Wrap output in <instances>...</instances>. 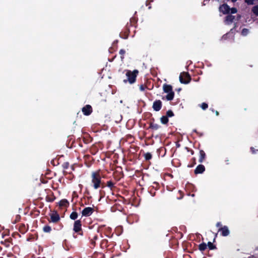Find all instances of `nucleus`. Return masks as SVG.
<instances>
[{
  "label": "nucleus",
  "mask_w": 258,
  "mask_h": 258,
  "mask_svg": "<svg viewBox=\"0 0 258 258\" xmlns=\"http://www.w3.org/2000/svg\"><path fill=\"white\" fill-rule=\"evenodd\" d=\"M161 122L162 124H167L168 121V117L166 115L162 116L160 118Z\"/></svg>",
  "instance_id": "obj_21"
},
{
  "label": "nucleus",
  "mask_w": 258,
  "mask_h": 258,
  "mask_svg": "<svg viewBox=\"0 0 258 258\" xmlns=\"http://www.w3.org/2000/svg\"><path fill=\"white\" fill-rule=\"evenodd\" d=\"M144 157L146 160H149L152 158V155L150 153H146L144 154Z\"/></svg>",
  "instance_id": "obj_28"
},
{
  "label": "nucleus",
  "mask_w": 258,
  "mask_h": 258,
  "mask_svg": "<svg viewBox=\"0 0 258 258\" xmlns=\"http://www.w3.org/2000/svg\"><path fill=\"white\" fill-rule=\"evenodd\" d=\"M114 164L112 166V170H114L113 172V177L117 180H119L123 177V174L122 167L120 166H115Z\"/></svg>",
  "instance_id": "obj_4"
},
{
  "label": "nucleus",
  "mask_w": 258,
  "mask_h": 258,
  "mask_svg": "<svg viewBox=\"0 0 258 258\" xmlns=\"http://www.w3.org/2000/svg\"><path fill=\"white\" fill-rule=\"evenodd\" d=\"M154 184H155L157 186H158V184L157 183H156V182H154Z\"/></svg>",
  "instance_id": "obj_56"
},
{
  "label": "nucleus",
  "mask_w": 258,
  "mask_h": 258,
  "mask_svg": "<svg viewBox=\"0 0 258 258\" xmlns=\"http://www.w3.org/2000/svg\"><path fill=\"white\" fill-rule=\"evenodd\" d=\"M167 188L168 190H171L170 189H169V187L168 186H167Z\"/></svg>",
  "instance_id": "obj_57"
},
{
  "label": "nucleus",
  "mask_w": 258,
  "mask_h": 258,
  "mask_svg": "<svg viewBox=\"0 0 258 258\" xmlns=\"http://www.w3.org/2000/svg\"><path fill=\"white\" fill-rule=\"evenodd\" d=\"M91 182L94 189H98L100 187L102 188L104 187V185L101 182V177L99 170L93 172L91 174Z\"/></svg>",
  "instance_id": "obj_1"
},
{
  "label": "nucleus",
  "mask_w": 258,
  "mask_h": 258,
  "mask_svg": "<svg viewBox=\"0 0 258 258\" xmlns=\"http://www.w3.org/2000/svg\"><path fill=\"white\" fill-rule=\"evenodd\" d=\"M12 239L10 238L8 239L5 240L4 241H2L1 243L4 245L6 247H9L10 246V244L12 243Z\"/></svg>",
  "instance_id": "obj_18"
},
{
  "label": "nucleus",
  "mask_w": 258,
  "mask_h": 258,
  "mask_svg": "<svg viewBox=\"0 0 258 258\" xmlns=\"http://www.w3.org/2000/svg\"><path fill=\"white\" fill-rule=\"evenodd\" d=\"M205 170V166L202 164H200L197 166L195 170V174H198L203 173Z\"/></svg>",
  "instance_id": "obj_13"
},
{
  "label": "nucleus",
  "mask_w": 258,
  "mask_h": 258,
  "mask_svg": "<svg viewBox=\"0 0 258 258\" xmlns=\"http://www.w3.org/2000/svg\"><path fill=\"white\" fill-rule=\"evenodd\" d=\"M104 242L106 243V242H107V241H106V240H103V241H102V243H101V244H103V243H104Z\"/></svg>",
  "instance_id": "obj_50"
},
{
  "label": "nucleus",
  "mask_w": 258,
  "mask_h": 258,
  "mask_svg": "<svg viewBox=\"0 0 258 258\" xmlns=\"http://www.w3.org/2000/svg\"><path fill=\"white\" fill-rule=\"evenodd\" d=\"M189 196H191V197H195V194H192L191 195H190V194H188Z\"/></svg>",
  "instance_id": "obj_52"
},
{
  "label": "nucleus",
  "mask_w": 258,
  "mask_h": 258,
  "mask_svg": "<svg viewBox=\"0 0 258 258\" xmlns=\"http://www.w3.org/2000/svg\"><path fill=\"white\" fill-rule=\"evenodd\" d=\"M73 230L75 232L80 235H83V232L82 229V222L81 220H77L75 221L73 227Z\"/></svg>",
  "instance_id": "obj_6"
},
{
  "label": "nucleus",
  "mask_w": 258,
  "mask_h": 258,
  "mask_svg": "<svg viewBox=\"0 0 258 258\" xmlns=\"http://www.w3.org/2000/svg\"><path fill=\"white\" fill-rule=\"evenodd\" d=\"M130 34V30L128 27V24H127L124 32L120 33V37L123 39H127Z\"/></svg>",
  "instance_id": "obj_14"
},
{
  "label": "nucleus",
  "mask_w": 258,
  "mask_h": 258,
  "mask_svg": "<svg viewBox=\"0 0 258 258\" xmlns=\"http://www.w3.org/2000/svg\"><path fill=\"white\" fill-rule=\"evenodd\" d=\"M200 157L199 159V161H203L206 158V154L203 150L200 151Z\"/></svg>",
  "instance_id": "obj_19"
},
{
  "label": "nucleus",
  "mask_w": 258,
  "mask_h": 258,
  "mask_svg": "<svg viewBox=\"0 0 258 258\" xmlns=\"http://www.w3.org/2000/svg\"><path fill=\"white\" fill-rule=\"evenodd\" d=\"M50 217V220H48L49 222L55 223L60 220V216L57 212L51 214Z\"/></svg>",
  "instance_id": "obj_11"
},
{
  "label": "nucleus",
  "mask_w": 258,
  "mask_h": 258,
  "mask_svg": "<svg viewBox=\"0 0 258 258\" xmlns=\"http://www.w3.org/2000/svg\"><path fill=\"white\" fill-rule=\"evenodd\" d=\"M201 107L202 108V109L203 110H206V109L208 108V105L207 103H205V102H203L201 104Z\"/></svg>",
  "instance_id": "obj_31"
},
{
  "label": "nucleus",
  "mask_w": 258,
  "mask_h": 258,
  "mask_svg": "<svg viewBox=\"0 0 258 258\" xmlns=\"http://www.w3.org/2000/svg\"><path fill=\"white\" fill-rule=\"evenodd\" d=\"M174 113L171 110H168L166 113V115L167 116V117H171L174 116Z\"/></svg>",
  "instance_id": "obj_30"
},
{
  "label": "nucleus",
  "mask_w": 258,
  "mask_h": 258,
  "mask_svg": "<svg viewBox=\"0 0 258 258\" xmlns=\"http://www.w3.org/2000/svg\"><path fill=\"white\" fill-rule=\"evenodd\" d=\"M207 245L210 250H213L217 248L216 245H214L211 242H208Z\"/></svg>",
  "instance_id": "obj_25"
},
{
  "label": "nucleus",
  "mask_w": 258,
  "mask_h": 258,
  "mask_svg": "<svg viewBox=\"0 0 258 258\" xmlns=\"http://www.w3.org/2000/svg\"><path fill=\"white\" fill-rule=\"evenodd\" d=\"M252 12L256 16H258V5L255 6L252 8Z\"/></svg>",
  "instance_id": "obj_27"
},
{
  "label": "nucleus",
  "mask_w": 258,
  "mask_h": 258,
  "mask_svg": "<svg viewBox=\"0 0 258 258\" xmlns=\"http://www.w3.org/2000/svg\"><path fill=\"white\" fill-rule=\"evenodd\" d=\"M125 75L127 77V79L123 80V82L126 83L127 82L132 84L134 83L136 81V78L139 74V71L135 70L133 71L131 70H126Z\"/></svg>",
  "instance_id": "obj_3"
},
{
  "label": "nucleus",
  "mask_w": 258,
  "mask_h": 258,
  "mask_svg": "<svg viewBox=\"0 0 258 258\" xmlns=\"http://www.w3.org/2000/svg\"><path fill=\"white\" fill-rule=\"evenodd\" d=\"M43 231L45 233H49L51 231V227L49 225H45L43 227Z\"/></svg>",
  "instance_id": "obj_24"
},
{
  "label": "nucleus",
  "mask_w": 258,
  "mask_h": 258,
  "mask_svg": "<svg viewBox=\"0 0 258 258\" xmlns=\"http://www.w3.org/2000/svg\"><path fill=\"white\" fill-rule=\"evenodd\" d=\"M155 189H154V186L151 187L150 188V192L151 194V195L152 196H155V194H156V191H155Z\"/></svg>",
  "instance_id": "obj_33"
},
{
  "label": "nucleus",
  "mask_w": 258,
  "mask_h": 258,
  "mask_svg": "<svg viewBox=\"0 0 258 258\" xmlns=\"http://www.w3.org/2000/svg\"><path fill=\"white\" fill-rule=\"evenodd\" d=\"M82 112L85 115H89L93 111L92 108L90 105H86L82 108Z\"/></svg>",
  "instance_id": "obj_10"
},
{
  "label": "nucleus",
  "mask_w": 258,
  "mask_h": 258,
  "mask_svg": "<svg viewBox=\"0 0 258 258\" xmlns=\"http://www.w3.org/2000/svg\"><path fill=\"white\" fill-rule=\"evenodd\" d=\"M78 213L77 212H75V211L73 212L70 214V218L72 220H76L78 218Z\"/></svg>",
  "instance_id": "obj_23"
},
{
  "label": "nucleus",
  "mask_w": 258,
  "mask_h": 258,
  "mask_svg": "<svg viewBox=\"0 0 258 258\" xmlns=\"http://www.w3.org/2000/svg\"><path fill=\"white\" fill-rule=\"evenodd\" d=\"M160 126L156 123H154L153 122H151L150 124L149 127L152 130H157L159 128Z\"/></svg>",
  "instance_id": "obj_20"
},
{
  "label": "nucleus",
  "mask_w": 258,
  "mask_h": 258,
  "mask_svg": "<svg viewBox=\"0 0 258 258\" xmlns=\"http://www.w3.org/2000/svg\"><path fill=\"white\" fill-rule=\"evenodd\" d=\"M222 226V224L221 222H218L216 223V227H220Z\"/></svg>",
  "instance_id": "obj_41"
},
{
  "label": "nucleus",
  "mask_w": 258,
  "mask_h": 258,
  "mask_svg": "<svg viewBox=\"0 0 258 258\" xmlns=\"http://www.w3.org/2000/svg\"><path fill=\"white\" fill-rule=\"evenodd\" d=\"M113 161L115 162V161H117V160H114Z\"/></svg>",
  "instance_id": "obj_59"
},
{
  "label": "nucleus",
  "mask_w": 258,
  "mask_h": 258,
  "mask_svg": "<svg viewBox=\"0 0 258 258\" xmlns=\"http://www.w3.org/2000/svg\"><path fill=\"white\" fill-rule=\"evenodd\" d=\"M163 90L164 93H167L165 96H162V100L171 101L174 97V92L173 91L172 86L171 85L164 84L163 85Z\"/></svg>",
  "instance_id": "obj_2"
},
{
  "label": "nucleus",
  "mask_w": 258,
  "mask_h": 258,
  "mask_svg": "<svg viewBox=\"0 0 258 258\" xmlns=\"http://www.w3.org/2000/svg\"><path fill=\"white\" fill-rule=\"evenodd\" d=\"M248 32H249L248 29H247L246 28H243L242 30L241 34L243 36H246L248 33Z\"/></svg>",
  "instance_id": "obj_32"
},
{
  "label": "nucleus",
  "mask_w": 258,
  "mask_h": 258,
  "mask_svg": "<svg viewBox=\"0 0 258 258\" xmlns=\"http://www.w3.org/2000/svg\"><path fill=\"white\" fill-rule=\"evenodd\" d=\"M192 161H196V159L195 158H193L192 159Z\"/></svg>",
  "instance_id": "obj_53"
},
{
  "label": "nucleus",
  "mask_w": 258,
  "mask_h": 258,
  "mask_svg": "<svg viewBox=\"0 0 258 258\" xmlns=\"http://www.w3.org/2000/svg\"><path fill=\"white\" fill-rule=\"evenodd\" d=\"M96 244V241L94 240L93 239L90 240V247L93 248L95 246Z\"/></svg>",
  "instance_id": "obj_36"
},
{
  "label": "nucleus",
  "mask_w": 258,
  "mask_h": 258,
  "mask_svg": "<svg viewBox=\"0 0 258 258\" xmlns=\"http://www.w3.org/2000/svg\"><path fill=\"white\" fill-rule=\"evenodd\" d=\"M106 185L110 189H112L113 187H114V183H113L111 180L107 181Z\"/></svg>",
  "instance_id": "obj_26"
},
{
  "label": "nucleus",
  "mask_w": 258,
  "mask_h": 258,
  "mask_svg": "<svg viewBox=\"0 0 258 258\" xmlns=\"http://www.w3.org/2000/svg\"><path fill=\"white\" fill-rule=\"evenodd\" d=\"M63 157H64V156H63V155H62V156H59L58 158H57V157H56V158L55 159V160H57L58 161L59 160H60V158H63Z\"/></svg>",
  "instance_id": "obj_43"
},
{
  "label": "nucleus",
  "mask_w": 258,
  "mask_h": 258,
  "mask_svg": "<svg viewBox=\"0 0 258 258\" xmlns=\"http://www.w3.org/2000/svg\"><path fill=\"white\" fill-rule=\"evenodd\" d=\"M172 165L175 166V167H179L181 165V163L180 162H171Z\"/></svg>",
  "instance_id": "obj_39"
},
{
  "label": "nucleus",
  "mask_w": 258,
  "mask_h": 258,
  "mask_svg": "<svg viewBox=\"0 0 258 258\" xmlns=\"http://www.w3.org/2000/svg\"><path fill=\"white\" fill-rule=\"evenodd\" d=\"M94 211L93 208L91 207L85 208L82 211V216L89 217L92 214Z\"/></svg>",
  "instance_id": "obj_7"
},
{
  "label": "nucleus",
  "mask_w": 258,
  "mask_h": 258,
  "mask_svg": "<svg viewBox=\"0 0 258 258\" xmlns=\"http://www.w3.org/2000/svg\"><path fill=\"white\" fill-rule=\"evenodd\" d=\"M119 53L120 55V58L121 60H122L124 59V55L125 53V50L121 49L119 50Z\"/></svg>",
  "instance_id": "obj_29"
},
{
  "label": "nucleus",
  "mask_w": 258,
  "mask_h": 258,
  "mask_svg": "<svg viewBox=\"0 0 258 258\" xmlns=\"http://www.w3.org/2000/svg\"><path fill=\"white\" fill-rule=\"evenodd\" d=\"M215 113L217 116H218L219 115V113L218 111H216Z\"/></svg>",
  "instance_id": "obj_48"
},
{
  "label": "nucleus",
  "mask_w": 258,
  "mask_h": 258,
  "mask_svg": "<svg viewBox=\"0 0 258 258\" xmlns=\"http://www.w3.org/2000/svg\"><path fill=\"white\" fill-rule=\"evenodd\" d=\"M98 239V236L97 235H95L93 238H92V239H93L94 240H96L97 239Z\"/></svg>",
  "instance_id": "obj_42"
},
{
  "label": "nucleus",
  "mask_w": 258,
  "mask_h": 258,
  "mask_svg": "<svg viewBox=\"0 0 258 258\" xmlns=\"http://www.w3.org/2000/svg\"><path fill=\"white\" fill-rule=\"evenodd\" d=\"M54 161V159L51 160L52 162H53Z\"/></svg>",
  "instance_id": "obj_58"
},
{
  "label": "nucleus",
  "mask_w": 258,
  "mask_h": 258,
  "mask_svg": "<svg viewBox=\"0 0 258 258\" xmlns=\"http://www.w3.org/2000/svg\"><path fill=\"white\" fill-rule=\"evenodd\" d=\"M254 1L255 0H244L245 3L248 5H252L254 4Z\"/></svg>",
  "instance_id": "obj_35"
},
{
  "label": "nucleus",
  "mask_w": 258,
  "mask_h": 258,
  "mask_svg": "<svg viewBox=\"0 0 258 258\" xmlns=\"http://www.w3.org/2000/svg\"><path fill=\"white\" fill-rule=\"evenodd\" d=\"M250 150L252 151V153H254V148L253 147H251L250 148Z\"/></svg>",
  "instance_id": "obj_47"
},
{
  "label": "nucleus",
  "mask_w": 258,
  "mask_h": 258,
  "mask_svg": "<svg viewBox=\"0 0 258 258\" xmlns=\"http://www.w3.org/2000/svg\"><path fill=\"white\" fill-rule=\"evenodd\" d=\"M59 206L60 207H68L69 206V202L67 199H62L60 201Z\"/></svg>",
  "instance_id": "obj_16"
},
{
  "label": "nucleus",
  "mask_w": 258,
  "mask_h": 258,
  "mask_svg": "<svg viewBox=\"0 0 258 258\" xmlns=\"http://www.w3.org/2000/svg\"><path fill=\"white\" fill-rule=\"evenodd\" d=\"M140 89H141V90H144V88H143V87L142 85L141 86Z\"/></svg>",
  "instance_id": "obj_51"
},
{
  "label": "nucleus",
  "mask_w": 258,
  "mask_h": 258,
  "mask_svg": "<svg viewBox=\"0 0 258 258\" xmlns=\"http://www.w3.org/2000/svg\"><path fill=\"white\" fill-rule=\"evenodd\" d=\"M51 163L53 166H57V165L59 164V162H56V164H55V162H51Z\"/></svg>",
  "instance_id": "obj_44"
},
{
  "label": "nucleus",
  "mask_w": 258,
  "mask_h": 258,
  "mask_svg": "<svg viewBox=\"0 0 258 258\" xmlns=\"http://www.w3.org/2000/svg\"><path fill=\"white\" fill-rule=\"evenodd\" d=\"M230 10V8L226 4H224L221 5L219 7L220 12H222L224 14H229Z\"/></svg>",
  "instance_id": "obj_9"
},
{
  "label": "nucleus",
  "mask_w": 258,
  "mask_h": 258,
  "mask_svg": "<svg viewBox=\"0 0 258 258\" xmlns=\"http://www.w3.org/2000/svg\"><path fill=\"white\" fill-rule=\"evenodd\" d=\"M191 77L188 72H183L179 76V81L181 83L186 84L190 82Z\"/></svg>",
  "instance_id": "obj_5"
},
{
  "label": "nucleus",
  "mask_w": 258,
  "mask_h": 258,
  "mask_svg": "<svg viewBox=\"0 0 258 258\" xmlns=\"http://www.w3.org/2000/svg\"><path fill=\"white\" fill-rule=\"evenodd\" d=\"M20 219V216L19 215H17L16 216V220H19Z\"/></svg>",
  "instance_id": "obj_46"
},
{
  "label": "nucleus",
  "mask_w": 258,
  "mask_h": 258,
  "mask_svg": "<svg viewBox=\"0 0 258 258\" xmlns=\"http://www.w3.org/2000/svg\"><path fill=\"white\" fill-rule=\"evenodd\" d=\"M237 0H231V1L233 2V3H235V2H236Z\"/></svg>",
  "instance_id": "obj_54"
},
{
  "label": "nucleus",
  "mask_w": 258,
  "mask_h": 258,
  "mask_svg": "<svg viewBox=\"0 0 258 258\" xmlns=\"http://www.w3.org/2000/svg\"><path fill=\"white\" fill-rule=\"evenodd\" d=\"M207 247V245L206 243L203 242L199 244V249L201 251H204Z\"/></svg>",
  "instance_id": "obj_22"
},
{
  "label": "nucleus",
  "mask_w": 258,
  "mask_h": 258,
  "mask_svg": "<svg viewBox=\"0 0 258 258\" xmlns=\"http://www.w3.org/2000/svg\"><path fill=\"white\" fill-rule=\"evenodd\" d=\"M62 166L64 170L68 169L69 167V162H64L62 165Z\"/></svg>",
  "instance_id": "obj_34"
},
{
  "label": "nucleus",
  "mask_w": 258,
  "mask_h": 258,
  "mask_svg": "<svg viewBox=\"0 0 258 258\" xmlns=\"http://www.w3.org/2000/svg\"><path fill=\"white\" fill-rule=\"evenodd\" d=\"M234 19H235V16L231 15H227L225 17V21L227 22L228 24H230L233 22Z\"/></svg>",
  "instance_id": "obj_17"
},
{
  "label": "nucleus",
  "mask_w": 258,
  "mask_h": 258,
  "mask_svg": "<svg viewBox=\"0 0 258 258\" xmlns=\"http://www.w3.org/2000/svg\"><path fill=\"white\" fill-rule=\"evenodd\" d=\"M153 0H147L146 2V5L147 6H149V9H150L151 7V6H149L150 3L152 2Z\"/></svg>",
  "instance_id": "obj_40"
},
{
  "label": "nucleus",
  "mask_w": 258,
  "mask_h": 258,
  "mask_svg": "<svg viewBox=\"0 0 258 258\" xmlns=\"http://www.w3.org/2000/svg\"><path fill=\"white\" fill-rule=\"evenodd\" d=\"M28 230V227L26 226L24 224H21L19 228V230L20 232L22 234L25 233Z\"/></svg>",
  "instance_id": "obj_15"
},
{
  "label": "nucleus",
  "mask_w": 258,
  "mask_h": 258,
  "mask_svg": "<svg viewBox=\"0 0 258 258\" xmlns=\"http://www.w3.org/2000/svg\"><path fill=\"white\" fill-rule=\"evenodd\" d=\"M192 163H194L193 164L188 165L187 167H193L194 164H196V162H192Z\"/></svg>",
  "instance_id": "obj_45"
},
{
  "label": "nucleus",
  "mask_w": 258,
  "mask_h": 258,
  "mask_svg": "<svg viewBox=\"0 0 258 258\" xmlns=\"http://www.w3.org/2000/svg\"><path fill=\"white\" fill-rule=\"evenodd\" d=\"M162 106V103L161 101L160 100H156L153 102L152 107L154 110L159 111L161 109Z\"/></svg>",
  "instance_id": "obj_8"
},
{
  "label": "nucleus",
  "mask_w": 258,
  "mask_h": 258,
  "mask_svg": "<svg viewBox=\"0 0 258 258\" xmlns=\"http://www.w3.org/2000/svg\"><path fill=\"white\" fill-rule=\"evenodd\" d=\"M178 193L179 194L180 196L179 197H177V199L181 200L183 198L184 194L183 192L180 190H178Z\"/></svg>",
  "instance_id": "obj_38"
},
{
  "label": "nucleus",
  "mask_w": 258,
  "mask_h": 258,
  "mask_svg": "<svg viewBox=\"0 0 258 258\" xmlns=\"http://www.w3.org/2000/svg\"><path fill=\"white\" fill-rule=\"evenodd\" d=\"M74 170V165H73L71 166V171H69V172H71L72 170Z\"/></svg>",
  "instance_id": "obj_49"
},
{
  "label": "nucleus",
  "mask_w": 258,
  "mask_h": 258,
  "mask_svg": "<svg viewBox=\"0 0 258 258\" xmlns=\"http://www.w3.org/2000/svg\"><path fill=\"white\" fill-rule=\"evenodd\" d=\"M218 231H221V235L223 236H227L230 233V232H229V229L228 228V227L226 226H224L223 227H221V228H220L219 229Z\"/></svg>",
  "instance_id": "obj_12"
},
{
  "label": "nucleus",
  "mask_w": 258,
  "mask_h": 258,
  "mask_svg": "<svg viewBox=\"0 0 258 258\" xmlns=\"http://www.w3.org/2000/svg\"><path fill=\"white\" fill-rule=\"evenodd\" d=\"M237 12V9L235 8H230V13L231 14H235Z\"/></svg>",
  "instance_id": "obj_37"
},
{
  "label": "nucleus",
  "mask_w": 258,
  "mask_h": 258,
  "mask_svg": "<svg viewBox=\"0 0 258 258\" xmlns=\"http://www.w3.org/2000/svg\"><path fill=\"white\" fill-rule=\"evenodd\" d=\"M85 164H86V165H87V166H88V167L89 166V165H87V162H85Z\"/></svg>",
  "instance_id": "obj_55"
}]
</instances>
